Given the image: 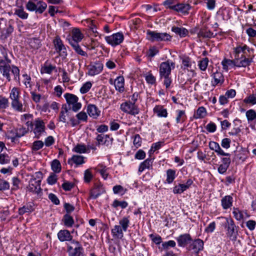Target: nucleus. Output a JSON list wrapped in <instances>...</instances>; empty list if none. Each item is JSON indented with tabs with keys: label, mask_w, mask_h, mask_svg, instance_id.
Instances as JSON below:
<instances>
[{
	"label": "nucleus",
	"mask_w": 256,
	"mask_h": 256,
	"mask_svg": "<svg viewBox=\"0 0 256 256\" xmlns=\"http://www.w3.org/2000/svg\"><path fill=\"white\" fill-rule=\"evenodd\" d=\"M0 53L2 56H0V71L2 76L5 77L8 82L11 80L10 72H11L14 75V80H20V69L14 65L10 66L11 60L8 56V50L1 46L0 47Z\"/></svg>",
	"instance_id": "1"
},
{
	"label": "nucleus",
	"mask_w": 256,
	"mask_h": 256,
	"mask_svg": "<svg viewBox=\"0 0 256 256\" xmlns=\"http://www.w3.org/2000/svg\"><path fill=\"white\" fill-rule=\"evenodd\" d=\"M233 50L234 56L238 62L237 67H246L250 65L252 61L251 55L253 54L254 49L250 48L246 44H242Z\"/></svg>",
	"instance_id": "2"
},
{
	"label": "nucleus",
	"mask_w": 256,
	"mask_h": 256,
	"mask_svg": "<svg viewBox=\"0 0 256 256\" xmlns=\"http://www.w3.org/2000/svg\"><path fill=\"white\" fill-rule=\"evenodd\" d=\"M20 91L19 88L14 87L10 94L11 100V107L16 112H24L26 111V103L24 99V103L20 100Z\"/></svg>",
	"instance_id": "3"
},
{
	"label": "nucleus",
	"mask_w": 256,
	"mask_h": 256,
	"mask_svg": "<svg viewBox=\"0 0 256 256\" xmlns=\"http://www.w3.org/2000/svg\"><path fill=\"white\" fill-rule=\"evenodd\" d=\"M218 218L224 219L226 222L224 224V228L226 231V236L232 240L236 241L238 235V226H236L234 220L231 218L220 216Z\"/></svg>",
	"instance_id": "4"
},
{
	"label": "nucleus",
	"mask_w": 256,
	"mask_h": 256,
	"mask_svg": "<svg viewBox=\"0 0 256 256\" xmlns=\"http://www.w3.org/2000/svg\"><path fill=\"white\" fill-rule=\"evenodd\" d=\"M128 217H124L119 222L120 225H116L112 230V234L115 238L122 239L124 236L123 232H126L130 224Z\"/></svg>",
	"instance_id": "5"
},
{
	"label": "nucleus",
	"mask_w": 256,
	"mask_h": 256,
	"mask_svg": "<svg viewBox=\"0 0 256 256\" xmlns=\"http://www.w3.org/2000/svg\"><path fill=\"white\" fill-rule=\"evenodd\" d=\"M146 38L152 42H170L172 36L166 32H158L150 30L146 32Z\"/></svg>",
	"instance_id": "6"
},
{
	"label": "nucleus",
	"mask_w": 256,
	"mask_h": 256,
	"mask_svg": "<svg viewBox=\"0 0 256 256\" xmlns=\"http://www.w3.org/2000/svg\"><path fill=\"white\" fill-rule=\"evenodd\" d=\"M64 96L69 108L73 112H77L82 108V104L78 102L79 98L76 95L67 92L64 94Z\"/></svg>",
	"instance_id": "7"
},
{
	"label": "nucleus",
	"mask_w": 256,
	"mask_h": 256,
	"mask_svg": "<svg viewBox=\"0 0 256 256\" xmlns=\"http://www.w3.org/2000/svg\"><path fill=\"white\" fill-rule=\"evenodd\" d=\"M175 62L170 60L162 62L159 66L160 76H170L172 70L175 68Z\"/></svg>",
	"instance_id": "8"
},
{
	"label": "nucleus",
	"mask_w": 256,
	"mask_h": 256,
	"mask_svg": "<svg viewBox=\"0 0 256 256\" xmlns=\"http://www.w3.org/2000/svg\"><path fill=\"white\" fill-rule=\"evenodd\" d=\"M53 44L54 48L59 56L64 58H66L68 55L66 48L58 36L54 38L53 40Z\"/></svg>",
	"instance_id": "9"
},
{
	"label": "nucleus",
	"mask_w": 256,
	"mask_h": 256,
	"mask_svg": "<svg viewBox=\"0 0 256 256\" xmlns=\"http://www.w3.org/2000/svg\"><path fill=\"white\" fill-rule=\"evenodd\" d=\"M104 39L108 44L115 47L123 42L124 36L122 32H116L110 36H105Z\"/></svg>",
	"instance_id": "10"
},
{
	"label": "nucleus",
	"mask_w": 256,
	"mask_h": 256,
	"mask_svg": "<svg viewBox=\"0 0 256 256\" xmlns=\"http://www.w3.org/2000/svg\"><path fill=\"white\" fill-rule=\"evenodd\" d=\"M120 110L124 112L135 116L139 113V109L136 105L130 101L122 103L120 106Z\"/></svg>",
	"instance_id": "11"
},
{
	"label": "nucleus",
	"mask_w": 256,
	"mask_h": 256,
	"mask_svg": "<svg viewBox=\"0 0 256 256\" xmlns=\"http://www.w3.org/2000/svg\"><path fill=\"white\" fill-rule=\"evenodd\" d=\"M34 128H32L34 134V137L40 138L42 134L45 132V124L42 120L39 118L35 120L34 122Z\"/></svg>",
	"instance_id": "12"
},
{
	"label": "nucleus",
	"mask_w": 256,
	"mask_h": 256,
	"mask_svg": "<svg viewBox=\"0 0 256 256\" xmlns=\"http://www.w3.org/2000/svg\"><path fill=\"white\" fill-rule=\"evenodd\" d=\"M204 242L202 240L198 238L192 240L187 248L188 250H192L196 254L204 249Z\"/></svg>",
	"instance_id": "13"
},
{
	"label": "nucleus",
	"mask_w": 256,
	"mask_h": 256,
	"mask_svg": "<svg viewBox=\"0 0 256 256\" xmlns=\"http://www.w3.org/2000/svg\"><path fill=\"white\" fill-rule=\"evenodd\" d=\"M105 192L106 190L102 184L100 183L94 184V187L90 190V198L93 199H96L100 195Z\"/></svg>",
	"instance_id": "14"
},
{
	"label": "nucleus",
	"mask_w": 256,
	"mask_h": 256,
	"mask_svg": "<svg viewBox=\"0 0 256 256\" xmlns=\"http://www.w3.org/2000/svg\"><path fill=\"white\" fill-rule=\"evenodd\" d=\"M192 184V180L188 178L186 184H178L176 185L173 188L172 192L174 194H181L188 189Z\"/></svg>",
	"instance_id": "15"
},
{
	"label": "nucleus",
	"mask_w": 256,
	"mask_h": 256,
	"mask_svg": "<svg viewBox=\"0 0 256 256\" xmlns=\"http://www.w3.org/2000/svg\"><path fill=\"white\" fill-rule=\"evenodd\" d=\"M40 182L41 180H36V178H32L27 187L28 190L30 192L38 194L41 191Z\"/></svg>",
	"instance_id": "16"
},
{
	"label": "nucleus",
	"mask_w": 256,
	"mask_h": 256,
	"mask_svg": "<svg viewBox=\"0 0 256 256\" xmlns=\"http://www.w3.org/2000/svg\"><path fill=\"white\" fill-rule=\"evenodd\" d=\"M84 36L80 30L78 28H74L72 30L68 38V43L72 42H80L83 38Z\"/></svg>",
	"instance_id": "17"
},
{
	"label": "nucleus",
	"mask_w": 256,
	"mask_h": 256,
	"mask_svg": "<svg viewBox=\"0 0 256 256\" xmlns=\"http://www.w3.org/2000/svg\"><path fill=\"white\" fill-rule=\"evenodd\" d=\"M74 232V230L70 232L67 230H60L58 233V238L60 242H64L66 241L70 242L72 244L73 241H76L73 239L72 234Z\"/></svg>",
	"instance_id": "18"
},
{
	"label": "nucleus",
	"mask_w": 256,
	"mask_h": 256,
	"mask_svg": "<svg viewBox=\"0 0 256 256\" xmlns=\"http://www.w3.org/2000/svg\"><path fill=\"white\" fill-rule=\"evenodd\" d=\"M178 246L180 247H185L188 244H190L192 241V238L189 234H180L176 238Z\"/></svg>",
	"instance_id": "19"
},
{
	"label": "nucleus",
	"mask_w": 256,
	"mask_h": 256,
	"mask_svg": "<svg viewBox=\"0 0 256 256\" xmlns=\"http://www.w3.org/2000/svg\"><path fill=\"white\" fill-rule=\"evenodd\" d=\"M103 70V64L100 62H95L94 64L88 67V74L94 76L100 73Z\"/></svg>",
	"instance_id": "20"
},
{
	"label": "nucleus",
	"mask_w": 256,
	"mask_h": 256,
	"mask_svg": "<svg viewBox=\"0 0 256 256\" xmlns=\"http://www.w3.org/2000/svg\"><path fill=\"white\" fill-rule=\"evenodd\" d=\"M213 80L212 81V84L213 86L216 85L221 86L224 81V78L222 72L216 71L212 74Z\"/></svg>",
	"instance_id": "21"
},
{
	"label": "nucleus",
	"mask_w": 256,
	"mask_h": 256,
	"mask_svg": "<svg viewBox=\"0 0 256 256\" xmlns=\"http://www.w3.org/2000/svg\"><path fill=\"white\" fill-rule=\"evenodd\" d=\"M86 111L88 116L93 118H96L100 114V111L98 110L97 106L92 104L88 105Z\"/></svg>",
	"instance_id": "22"
},
{
	"label": "nucleus",
	"mask_w": 256,
	"mask_h": 256,
	"mask_svg": "<svg viewBox=\"0 0 256 256\" xmlns=\"http://www.w3.org/2000/svg\"><path fill=\"white\" fill-rule=\"evenodd\" d=\"M173 8L174 10L177 12L184 14H188L191 6L188 4L179 3L176 4Z\"/></svg>",
	"instance_id": "23"
},
{
	"label": "nucleus",
	"mask_w": 256,
	"mask_h": 256,
	"mask_svg": "<svg viewBox=\"0 0 256 256\" xmlns=\"http://www.w3.org/2000/svg\"><path fill=\"white\" fill-rule=\"evenodd\" d=\"M72 244L76 245V247L74 249V251L69 252L68 256H83L84 248L78 241H73Z\"/></svg>",
	"instance_id": "24"
},
{
	"label": "nucleus",
	"mask_w": 256,
	"mask_h": 256,
	"mask_svg": "<svg viewBox=\"0 0 256 256\" xmlns=\"http://www.w3.org/2000/svg\"><path fill=\"white\" fill-rule=\"evenodd\" d=\"M96 139L98 144H106V146L111 145L113 140V138H110L109 136L102 134H98Z\"/></svg>",
	"instance_id": "25"
},
{
	"label": "nucleus",
	"mask_w": 256,
	"mask_h": 256,
	"mask_svg": "<svg viewBox=\"0 0 256 256\" xmlns=\"http://www.w3.org/2000/svg\"><path fill=\"white\" fill-rule=\"evenodd\" d=\"M34 204L33 202H29L26 203L22 207L18 208V214L20 216H22L26 213L32 212L34 210Z\"/></svg>",
	"instance_id": "26"
},
{
	"label": "nucleus",
	"mask_w": 256,
	"mask_h": 256,
	"mask_svg": "<svg viewBox=\"0 0 256 256\" xmlns=\"http://www.w3.org/2000/svg\"><path fill=\"white\" fill-rule=\"evenodd\" d=\"M233 198L230 195L226 196L221 200V204L224 210H227L232 206Z\"/></svg>",
	"instance_id": "27"
},
{
	"label": "nucleus",
	"mask_w": 256,
	"mask_h": 256,
	"mask_svg": "<svg viewBox=\"0 0 256 256\" xmlns=\"http://www.w3.org/2000/svg\"><path fill=\"white\" fill-rule=\"evenodd\" d=\"M124 79L122 76H119L114 80V86L116 90L120 92H122L124 90Z\"/></svg>",
	"instance_id": "28"
},
{
	"label": "nucleus",
	"mask_w": 256,
	"mask_h": 256,
	"mask_svg": "<svg viewBox=\"0 0 256 256\" xmlns=\"http://www.w3.org/2000/svg\"><path fill=\"white\" fill-rule=\"evenodd\" d=\"M154 112L157 115L158 117L166 118L168 116V112L166 108L162 105H156L153 109Z\"/></svg>",
	"instance_id": "29"
},
{
	"label": "nucleus",
	"mask_w": 256,
	"mask_h": 256,
	"mask_svg": "<svg viewBox=\"0 0 256 256\" xmlns=\"http://www.w3.org/2000/svg\"><path fill=\"white\" fill-rule=\"evenodd\" d=\"M153 160L151 158H148L141 162L139 166L138 172L141 173L146 169H150L152 168Z\"/></svg>",
	"instance_id": "30"
},
{
	"label": "nucleus",
	"mask_w": 256,
	"mask_h": 256,
	"mask_svg": "<svg viewBox=\"0 0 256 256\" xmlns=\"http://www.w3.org/2000/svg\"><path fill=\"white\" fill-rule=\"evenodd\" d=\"M238 64V62L236 59V58L233 60L230 59L224 58L222 62V68L226 72L228 71V68L230 66H236V64Z\"/></svg>",
	"instance_id": "31"
},
{
	"label": "nucleus",
	"mask_w": 256,
	"mask_h": 256,
	"mask_svg": "<svg viewBox=\"0 0 256 256\" xmlns=\"http://www.w3.org/2000/svg\"><path fill=\"white\" fill-rule=\"evenodd\" d=\"M198 36L199 38H210L214 37V33L207 28H200L198 33Z\"/></svg>",
	"instance_id": "32"
},
{
	"label": "nucleus",
	"mask_w": 256,
	"mask_h": 256,
	"mask_svg": "<svg viewBox=\"0 0 256 256\" xmlns=\"http://www.w3.org/2000/svg\"><path fill=\"white\" fill-rule=\"evenodd\" d=\"M14 14L22 20L27 19L28 16V14L24 11L22 6H18V8L14 10Z\"/></svg>",
	"instance_id": "33"
},
{
	"label": "nucleus",
	"mask_w": 256,
	"mask_h": 256,
	"mask_svg": "<svg viewBox=\"0 0 256 256\" xmlns=\"http://www.w3.org/2000/svg\"><path fill=\"white\" fill-rule=\"evenodd\" d=\"M78 43L79 42H72L71 43H69V44L72 46V47L77 54L82 56H87V53L82 50Z\"/></svg>",
	"instance_id": "34"
},
{
	"label": "nucleus",
	"mask_w": 256,
	"mask_h": 256,
	"mask_svg": "<svg viewBox=\"0 0 256 256\" xmlns=\"http://www.w3.org/2000/svg\"><path fill=\"white\" fill-rule=\"evenodd\" d=\"M84 157L83 156L74 155L71 158L68 160V163L71 165H72L73 163L76 164L77 165H80L84 162Z\"/></svg>",
	"instance_id": "35"
},
{
	"label": "nucleus",
	"mask_w": 256,
	"mask_h": 256,
	"mask_svg": "<svg viewBox=\"0 0 256 256\" xmlns=\"http://www.w3.org/2000/svg\"><path fill=\"white\" fill-rule=\"evenodd\" d=\"M28 43L30 46L34 50H38L41 46V41L38 38H33L28 40Z\"/></svg>",
	"instance_id": "36"
},
{
	"label": "nucleus",
	"mask_w": 256,
	"mask_h": 256,
	"mask_svg": "<svg viewBox=\"0 0 256 256\" xmlns=\"http://www.w3.org/2000/svg\"><path fill=\"white\" fill-rule=\"evenodd\" d=\"M166 182L172 184L176 178V170L172 169H168L166 172Z\"/></svg>",
	"instance_id": "37"
},
{
	"label": "nucleus",
	"mask_w": 256,
	"mask_h": 256,
	"mask_svg": "<svg viewBox=\"0 0 256 256\" xmlns=\"http://www.w3.org/2000/svg\"><path fill=\"white\" fill-rule=\"evenodd\" d=\"M62 221L64 225L68 228L72 227L74 224L73 218L68 214H66L64 216Z\"/></svg>",
	"instance_id": "38"
},
{
	"label": "nucleus",
	"mask_w": 256,
	"mask_h": 256,
	"mask_svg": "<svg viewBox=\"0 0 256 256\" xmlns=\"http://www.w3.org/2000/svg\"><path fill=\"white\" fill-rule=\"evenodd\" d=\"M172 30L176 34L179 35L181 38L185 37L188 33V30L184 28L173 26Z\"/></svg>",
	"instance_id": "39"
},
{
	"label": "nucleus",
	"mask_w": 256,
	"mask_h": 256,
	"mask_svg": "<svg viewBox=\"0 0 256 256\" xmlns=\"http://www.w3.org/2000/svg\"><path fill=\"white\" fill-rule=\"evenodd\" d=\"M68 112V108L66 104H64L62 106V110L60 113L59 120L65 123L66 121V116Z\"/></svg>",
	"instance_id": "40"
},
{
	"label": "nucleus",
	"mask_w": 256,
	"mask_h": 256,
	"mask_svg": "<svg viewBox=\"0 0 256 256\" xmlns=\"http://www.w3.org/2000/svg\"><path fill=\"white\" fill-rule=\"evenodd\" d=\"M207 114L206 109L204 106H200L198 108L194 114V118L196 119L203 118Z\"/></svg>",
	"instance_id": "41"
},
{
	"label": "nucleus",
	"mask_w": 256,
	"mask_h": 256,
	"mask_svg": "<svg viewBox=\"0 0 256 256\" xmlns=\"http://www.w3.org/2000/svg\"><path fill=\"white\" fill-rule=\"evenodd\" d=\"M96 170L97 172L100 173L102 177L104 179H106L108 176V172H107L108 168L106 166L99 164L96 168Z\"/></svg>",
	"instance_id": "42"
},
{
	"label": "nucleus",
	"mask_w": 256,
	"mask_h": 256,
	"mask_svg": "<svg viewBox=\"0 0 256 256\" xmlns=\"http://www.w3.org/2000/svg\"><path fill=\"white\" fill-rule=\"evenodd\" d=\"M51 168L54 172L59 173L62 169L60 161L56 159L53 160L51 162Z\"/></svg>",
	"instance_id": "43"
},
{
	"label": "nucleus",
	"mask_w": 256,
	"mask_h": 256,
	"mask_svg": "<svg viewBox=\"0 0 256 256\" xmlns=\"http://www.w3.org/2000/svg\"><path fill=\"white\" fill-rule=\"evenodd\" d=\"M36 4V12L38 14L43 13L47 8V4L42 0L38 1Z\"/></svg>",
	"instance_id": "44"
},
{
	"label": "nucleus",
	"mask_w": 256,
	"mask_h": 256,
	"mask_svg": "<svg viewBox=\"0 0 256 256\" xmlns=\"http://www.w3.org/2000/svg\"><path fill=\"white\" fill-rule=\"evenodd\" d=\"M244 102L250 105L256 104V94H250L244 100Z\"/></svg>",
	"instance_id": "45"
},
{
	"label": "nucleus",
	"mask_w": 256,
	"mask_h": 256,
	"mask_svg": "<svg viewBox=\"0 0 256 256\" xmlns=\"http://www.w3.org/2000/svg\"><path fill=\"white\" fill-rule=\"evenodd\" d=\"M56 67L55 66H54L51 64H48L46 63H45L44 66L42 68L41 72L50 74L52 72L56 69Z\"/></svg>",
	"instance_id": "46"
},
{
	"label": "nucleus",
	"mask_w": 256,
	"mask_h": 256,
	"mask_svg": "<svg viewBox=\"0 0 256 256\" xmlns=\"http://www.w3.org/2000/svg\"><path fill=\"white\" fill-rule=\"evenodd\" d=\"M9 106L8 99L0 95V110H4Z\"/></svg>",
	"instance_id": "47"
},
{
	"label": "nucleus",
	"mask_w": 256,
	"mask_h": 256,
	"mask_svg": "<svg viewBox=\"0 0 256 256\" xmlns=\"http://www.w3.org/2000/svg\"><path fill=\"white\" fill-rule=\"evenodd\" d=\"M177 116L176 118V122L177 124L184 122L186 118L184 110H178L176 111Z\"/></svg>",
	"instance_id": "48"
},
{
	"label": "nucleus",
	"mask_w": 256,
	"mask_h": 256,
	"mask_svg": "<svg viewBox=\"0 0 256 256\" xmlns=\"http://www.w3.org/2000/svg\"><path fill=\"white\" fill-rule=\"evenodd\" d=\"M76 118L79 122H88V116L86 113L84 111H82L78 113L76 116Z\"/></svg>",
	"instance_id": "49"
},
{
	"label": "nucleus",
	"mask_w": 256,
	"mask_h": 256,
	"mask_svg": "<svg viewBox=\"0 0 256 256\" xmlns=\"http://www.w3.org/2000/svg\"><path fill=\"white\" fill-rule=\"evenodd\" d=\"M208 58H204L198 62V66L201 70L205 71L208 67Z\"/></svg>",
	"instance_id": "50"
},
{
	"label": "nucleus",
	"mask_w": 256,
	"mask_h": 256,
	"mask_svg": "<svg viewBox=\"0 0 256 256\" xmlns=\"http://www.w3.org/2000/svg\"><path fill=\"white\" fill-rule=\"evenodd\" d=\"M44 146V143L42 140H36L32 143V152H36L42 148Z\"/></svg>",
	"instance_id": "51"
},
{
	"label": "nucleus",
	"mask_w": 256,
	"mask_h": 256,
	"mask_svg": "<svg viewBox=\"0 0 256 256\" xmlns=\"http://www.w3.org/2000/svg\"><path fill=\"white\" fill-rule=\"evenodd\" d=\"M22 76L24 78L22 82L26 88H31L32 86V82L31 77L26 74H23Z\"/></svg>",
	"instance_id": "52"
},
{
	"label": "nucleus",
	"mask_w": 256,
	"mask_h": 256,
	"mask_svg": "<svg viewBox=\"0 0 256 256\" xmlns=\"http://www.w3.org/2000/svg\"><path fill=\"white\" fill-rule=\"evenodd\" d=\"M246 116L248 122H252L256 120V112L254 110H248L246 112Z\"/></svg>",
	"instance_id": "53"
},
{
	"label": "nucleus",
	"mask_w": 256,
	"mask_h": 256,
	"mask_svg": "<svg viewBox=\"0 0 256 256\" xmlns=\"http://www.w3.org/2000/svg\"><path fill=\"white\" fill-rule=\"evenodd\" d=\"M93 177V175L90 169H87L84 171V180L86 183H90L92 180Z\"/></svg>",
	"instance_id": "54"
},
{
	"label": "nucleus",
	"mask_w": 256,
	"mask_h": 256,
	"mask_svg": "<svg viewBox=\"0 0 256 256\" xmlns=\"http://www.w3.org/2000/svg\"><path fill=\"white\" fill-rule=\"evenodd\" d=\"M232 214L234 218L238 220H241L244 218L242 212L238 208H234Z\"/></svg>",
	"instance_id": "55"
},
{
	"label": "nucleus",
	"mask_w": 256,
	"mask_h": 256,
	"mask_svg": "<svg viewBox=\"0 0 256 256\" xmlns=\"http://www.w3.org/2000/svg\"><path fill=\"white\" fill-rule=\"evenodd\" d=\"M10 158L6 153L0 154V164H5L10 162Z\"/></svg>",
	"instance_id": "56"
},
{
	"label": "nucleus",
	"mask_w": 256,
	"mask_h": 256,
	"mask_svg": "<svg viewBox=\"0 0 256 256\" xmlns=\"http://www.w3.org/2000/svg\"><path fill=\"white\" fill-rule=\"evenodd\" d=\"M113 192L114 194H120L122 196L124 195L126 192V190L124 188L120 185H116L113 187Z\"/></svg>",
	"instance_id": "57"
},
{
	"label": "nucleus",
	"mask_w": 256,
	"mask_h": 256,
	"mask_svg": "<svg viewBox=\"0 0 256 256\" xmlns=\"http://www.w3.org/2000/svg\"><path fill=\"white\" fill-rule=\"evenodd\" d=\"M92 86V84L91 83V82H87L84 84H83L82 86L80 88V93L82 94H86L90 90Z\"/></svg>",
	"instance_id": "58"
},
{
	"label": "nucleus",
	"mask_w": 256,
	"mask_h": 256,
	"mask_svg": "<svg viewBox=\"0 0 256 256\" xmlns=\"http://www.w3.org/2000/svg\"><path fill=\"white\" fill-rule=\"evenodd\" d=\"M112 206L116 208L120 206L122 208H125L128 206V204L126 201H119L117 200H115L113 202Z\"/></svg>",
	"instance_id": "59"
},
{
	"label": "nucleus",
	"mask_w": 256,
	"mask_h": 256,
	"mask_svg": "<svg viewBox=\"0 0 256 256\" xmlns=\"http://www.w3.org/2000/svg\"><path fill=\"white\" fill-rule=\"evenodd\" d=\"M145 79L147 83L154 84L156 83V78L152 75L151 72H148L144 75Z\"/></svg>",
	"instance_id": "60"
},
{
	"label": "nucleus",
	"mask_w": 256,
	"mask_h": 256,
	"mask_svg": "<svg viewBox=\"0 0 256 256\" xmlns=\"http://www.w3.org/2000/svg\"><path fill=\"white\" fill-rule=\"evenodd\" d=\"M10 184L8 181L0 178V191L8 190L10 189Z\"/></svg>",
	"instance_id": "61"
},
{
	"label": "nucleus",
	"mask_w": 256,
	"mask_h": 256,
	"mask_svg": "<svg viewBox=\"0 0 256 256\" xmlns=\"http://www.w3.org/2000/svg\"><path fill=\"white\" fill-rule=\"evenodd\" d=\"M160 79L164 78V84L166 86V88H168L172 82V80L170 76H160Z\"/></svg>",
	"instance_id": "62"
},
{
	"label": "nucleus",
	"mask_w": 256,
	"mask_h": 256,
	"mask_svg": "<svg viewBox=\"0 0 256 256\" xmlns=\"http://www.w3.org/2000/svg\"><path fill=\"white\" fill-rule=\"evenodd\" d=\"M73 151L80 154L85 153L86 152V148L84 145L77 144L73 149Z\"/></svg>",
	"instance_id": "63"
},
{
	"label": "nucleus",
	"mask_w": 256,
	"mask_h": 256,
	"mask_svg": "<svg viewBox=\"0 0 256 256\" xmlns=\"http://www.w3.org/2000/svg\"><path fill=\"white\" fill-rule=\"evenodd\" d=\"M14 27L11 25L10 24L6 28V32L4 33L2 36L1 37L2 38H8L14 32Z\"/></svg>",
	"instance_id": "64"
}]
</instances>
